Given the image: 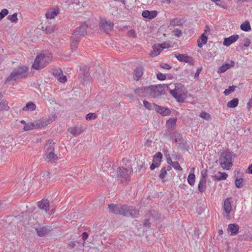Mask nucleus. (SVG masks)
Here are the masks:
<instances>
[{
  "instance_id": "f257e3e1",
  "label": "nucleus",
  "mask_w": 252,
  "mask_h": 252,
  "mask_svg": "<svg viewBox=\"0 0 252 252\" xmlns=\"http://www.w3.org/2000/svg\"><path fill=\"white\" fill-rule=\"evenodd\" d=\"M168 89L167 85L162 84L139 87L134 90V93L139 97L155 98L164 94Z\"/></svg>"
},
{
  "instance_id": "f03ea898",
  "label": "nucleus",
  "mask_w": 252,
  "mask_h": 252,
  "mask_svg": "<svg viewBox=\"0 0 252 252\" xmlns=\"http://www.w3.org/2000/svg\"><path fill=\"white\" fill-rule=\"evenodd\" d=\"M108 208L113 214L130 217L132 218H137L139 215V210L135 207L127 205L111 204L109 205Z\"/></svg>"
},
{
  "instance_id": "7ed1b4c3",
  "label": "nucleus",
  "mask_w": 252,
  "mask_h": 252,
  "mask_svg": "<svg viewBox=\"0 0 252 252\" xmlns=\"http://www.w3.org/2000/svg\"><path fill=\"white\" fill-rule=\"evenodd\" d=\"M87 28L88 25L84 22L74 31L70 37V47L72 51L76 50L81 38L87 34Z\"/></svg>"
},
{
  "instance_id": "20e7f679",
  "label": "nucleus",
  "mask_w": 252,
  "mask_h": 252,
  "mask_svg": "<svg viewBox=\"0 0 252 252\" xmlns=\"http://www.w3.org/2000/svg\"><path fill=\"white\" fill-rule=\"evenodd\" d=\"M28 67L25 65L18 66L15 68L10 74L6 78L4 84L12 81H16L17 78H26L27 77Z\"/></svg>"
},
{
  "instance_id": "39448f33",
  "label": "nucleus",
  "mask_w": 252,
  "mask_h": 252,
  "mask_svg": "<svg viewBox=\"0 0 252 252\" xmlns=\"http://www.w3.org/2000/svg\"><path fill=\"white\" fill-rule=\"evenodd\" d=\"M52 58L50 55L40 54L37 55L32 64V67L37 70L43 68L52 61Z\"/></svg>"
},
{
  "instance_id": "423d86ee",
  "label": "nucleus",
  "mask_w": 252,
  "mask_h": 252,
  "mask_svg": "<svg viewBox=\"0 0 252 252\" xmlns=\"http://www.w3.org/2000/svg\"><path fill=\"white\" fill-rule=\"evenodd\" d=\"M233 153L229 149H226L222 153L220 161L221 167L226 170H229L232 166V157Z\"/></svg>"
},
{
  "instance_id": "0eeeda50",
  "label": "nucleus",
  "mask_w": 252,
  "mask_h": 252,
  "mask_svg": "<svg viewBox=\"0 0 252 252\" xmlns=\"http://www.w3.org/2000/svg\"><path fill=\"white\" fill-rule=\"evenodd\" d=\"M131 168H126L124 167H119L117 169V178L121 183L129 181L130 175L132 172Z\"/></svg>"
},
{
  "instance_id": "6e6552de",
  "label": "nucleus",
  "mask_w": 252,
  "mask_h": 252,
  "mask_svg": "<svg viewBox=\"0 0 252 252\" xmlns=\"http://www.w3.org/2000/svg\"><path fill=\"white\" fill-rule=\"evenodd\" d=\"M114 24L113 22L107 21L105 18H101L99 23L100 30L101 32L108 33L112 31Z\"/></svg>"
},
{
  "instance_id": "1a4fd4ad",
  "label": "nucleus",
  "mask_w": 252,
  "mask_h": 252,
  "mask_svg": "<svg viewBox=\"0 0 252 252\" xmlns=\"http://www.w3.org/2000/svg\"><path fill=\"white\" fill-rule=\"evenodd\" d=\"M168 86V89H169V86H171L172 87H175V88L177 87V86L175 84H170L169 85H167ZM169 89H168L167 91H168ZM170 93L176 99V100L179 102V103H183L185 101V98L184 97L183 95L181 94H178L177 93V91L176 90V88H175L173 90H170Z\"/></svg>"
},
{
  "instance_id": "9d476101",
  "label": "nucleus",
  "mask_w": 252,
  "mask_h": 252,
  "mask_svg": "<svg viewBox=\"0 0 252 252\" xmlns=\"http://www.w3.org/2000/svg\"><path fill=\"white\" fill-rule=\"evenodd\" d=\"M52 229L50 226H43L40 225L38 228H36L37 235L39 237H43L46 235H48L51 231Z\"/></svg>"
},
{
  "instance_id": "9b49d317",
  "label": "nucleus",
  "mask_w": 252,
  "mask_h": 252,
  "mask_svg": "<svg viewBox=\"0 0 252 252\" xmlns=\"http://www.w3.org/2000/svg\"><path fill=\"white\" fill-rule=\"evenodd\" d=\"M56 118V116L55 115H52V117L50 116L48 119H44L36 122L35 123L36 128L42 127L47 126L54 121Z\"/></svg>"
},
{
  "instance_id": "f8f14e48",
  "label": "nucleus",
  "mask_w": 252,
  "mask_h": 252,
  "mask_svg": "<svg viewBox=\"0 0 252 252\" xmlns=\"http://www.w3.org/2000/svg\"><path fill=\"white\" fill-rule=\"evenodd\" d=\"M154 107L156 111L162 116H168L171 113L170 110L167 107L161 106L156 104H154Z\"/></svg>"
},
{
  "instance_id": "ddd939ff",
  "label": "nucleus",
  "mask_w": 252,
  "mask_h": 252,
  "mask_svg": "<svg viewBox=\"0 0 252 252\" xmlns=\"http://www.w3.org/2000/svg\"><path fill=\"white\" fill-rule=\"evenodd\" d=\"M53 74L61 83H64L67 81L66 76L63 75V71L61 69L54 70L53 72Z\"/></svg>"
},
{
  "instance_id": "4468645a",
  "label": "nucleus",
  "mask_w": 252,
  "mask_h": 252,
  "mask_svg": "<svg viewBox=\"0 0 252 252\" xmlns=\"http://www.w3.org/2000/svg\"><path fill=\"white\" fill-rule=\"evenodd\" d=\"M239 38L238 34H234L228 37L224 38L223 44L225 46H229L233 43L235 42Z\"/></svg>"
},
{
  "instance_id": "2eb2a0df",
  "label": "nucleus",
  "mask_w": 252,
  "mask_h": 252,
  "mask_svg": "<svg viewBox=\"0 0 252 252\" xmlns=\"http://www.w3.org/2000/svg\"><path fill=\"white\" fill-rule=\"evenodd\" d=\"M239 229V226L237 223H230L228 225L227 231L232 236L238 234Z\"/></svg>"
},
{
  "instance_id": "dca6fc26",
  "label": "nucleus",
  "mask_w": 252,
  "mask_h": 252,
  "mask_svg": "<svg viewBox=\"0 0 252 252\" xmlns=\"http://www.w3.org/2000/svg\"><path fill=\"white\" fill-rule=\"evenodd\" d=\"M158 15V12L156 10L149 11V10H144L142 12V16L147 19H152L155 18Z\"/></svg>"
},
{
  "instance_id": "f3484780",
  "label": "nucleus",
  "mask_w": 252,
  "mask_h": 252,
  "mask_svg": "<svg viewBox=\"0 0 252 252\" xmlns=\"http://www.w3.org/2000/svg\"><path fill=\"white\" fill-rule=\"evenodd\" d=\"M80 79L82 81H88L91 79L88 69L86 67L84 70H80Z\"/></svg>"
},
{
  "instance_id": "a211bd4d",
  "label": "nucleus",
  "mask_w": 252,
  "mask_h": 252,
  "mask_svg": "<svg viewBox=\"0 0 252 252\" xmlns=\"http://www.w3.org/2000/svg\"><path fill=\"white\" fill-rule=\"evenodd\" d=\"M167 46H161L159 44H155L153 47V51L151 53V56L153 57H156L159 54L160 52L164 48H168Z\"/></svg>"
},
{
  "instance_id": "6ab92c4d",
  "label": "nucleus",
  "mask_w": 252,
  "mask_h": 252,
  "mask_svg": "<svg viewBox=\"0 0 252 252\" xmlns=\"http://www.w3.org/2000/svg\"><path fill=\"white\" fill-rule=\"evenodd\" d=\"M235 63L233 61H230V63H225L222 65L220 66L219 68L218 72L219 73H223L226 71L227 69L232 67L234 66Z\"/></svg>"
},
{
  "instance_id": "aec40b11",
  "label": "nucleus",
  "mask_w": 252,
  "mask_h": 252,
  "mask_svg": "<svg viewBox=\"0 0 252 252\" xmlns=\"http://www.w3.org/2000/svg\"><path fill=\"white\" fill-rule=\"evenodd\" d=\"M228 177V174L225 172H218V174L212 176V179L215 181H220L226 180Z\"/></svg>"
},
{
  "instance_id": "412c9836",
  "label": "nucleus",
  "mask_w": 252,
  "mask_h": 252,
  "mask_svg": "<svg viewBox=\"0 0 252 252\" xmlns=\"http://www.w3.org/2000/svg\"><path fill=\"white\" fill-rule=\"evenodd\" d=\"M231 199V198H227L225 199L223 203V208L225 212L227 214H229L232 210V207H231V204L230 200Z\"/></svg>"
},
{
  "instance_id": "4be33fe9",
  "label": "nucleus",
  "mask_w": 252,
  "mask_h": 252,
  "mask_svg": "<svg viewBox=\"0 0 252 252\" xmlns=\"http://www.w3.org/2000/svg\"><path fill=\"white\" fill-rule=\"evenodd\" d=\"M38 206L40 209L47 212L49 208V202L47 199H43L38 202Z\"/></svg>"
},
{
  "instance_id": "5701e85b",
  "label": "nucleus",
  "mask_w": 252,
  "mask_h": 252,
  "mask_svg": "<svg viewBox=\"0 0 252 252\" xmlns=\"http://www.w3.org/2000/svg\"><path fill=\"white\" fill-rule=\"evenodd\" d=\"M143 72L142 68L141 67H137L135 70H134L133 78L135 80L138 81L141 78V77L143 75Z\"/></svg>"
},
{
  "instance_id": "b1692460",
  "label": "nucleus",
  "mask_w": 252,
  "mask_h": 252,
  "mask_svg": "<svg viewBox=\"0 0 252 252\" xmlns=\"http://www.w3.org/2000/svg\"><path fill=\"white\" fill-rule=\"evenodd\" d=\"M55 144V143L53 142L52 140L49 141V142L47 143L44 147V150L46 152V153L54 152Z\"/></svg>"
},
{
  "instance_id": "393cba45",
  "label": "nucleus",
  "mask_w": 252,
  "mask_h": 252,
  "mask_svg": "<svg viewBox=\"0 0 252 252\" xmlns=\"http://www.w3.org/2000/svg\"><path fill=\"white\" fill-rule=\"evenodd\" d=\"M59 9H54V10L47 12L45 14V16L47 19H53L59 14Z\"/></svg>"
},
{
  "instance_id": "a878e982",
  "label": "nucleus",
  "mask_w": 252,
  "mask_h": 252,
  "mask_svg": "<svg viewBox=\"0 0 252 252\" xmlns=\"http://www.w3.org/2000/svg\"><path fill=\"white\" fill-rule=\"evenodd\" d=\"M36 105L32 102H28L26 106L23 108V110L24 111H32L36 109Z\"/></svg>"
},
{
  "instance_id": "bb28decb",
  "label": "nucleus",
  "mask_w": 252,
  "mask_h": 252,
  "mask_svg": "<svg viewBox=\"0 0 252 252\" xmlns=\"http://www.w3.org/2000/svg\"><path fill=\"white\" fill-rule=\"evenodd\" d=\"M184 21L183 19L179 18H174L170 22V25L173 26H182Z\"/></svg>"
},
{
  "instance_id": "cd10ccee",
  "label": "nucleus",
  "mask_w": 252,
  "mask_h": 252,
  "mask_svg": "<svg viewBox=\"0 0 252 252\" xmlns=\"http://www.w3.org/2000/svg\"><path fill=\"white\" fill-rule=\"evenodd\" d=\"M42 29L43 31H45L46 33L51 34L55 31L56 29V26L54 25H50L49 26H46L45 28H44L43 26H42Z\"/></svg>"
},
{
  "instance_id": "c85d7f7f",
  "label": "nucleus",
  "mask_w": 252,
  "mask_h": 252,
  "mask_svg": "<svg viewBox=\"0 0 252 252\" xmlns=\"http://www.w3.org/2000/svg\"><path fill=\"white\" fill-rule=\"evenodd\" d=\"M68 131L74 136H77L83 132V130L78 127H70L68 129Z\"/></svg>"
},
{
  "instance_id": "c756f323",
  "label": "nucleus",
  "mask_w": 252,
  "mask_h": 252,
  "mask_svg": "<svg viewBox=\"0 0 252 252\" xmlns=\"http://www.w3.org/2000/svg\"><path fill=\"white\" fill-rule=\"evenodd\" d=\"M169 136L170 139L175 138V142L178 143L180 138H181L182 135L180 133L174 131L173 132H170L169 133Z\"/></svg>"
},
{
  "instance_id": "7c9ffc66",
  "label": "nucleus",
  "mask_w": 252,
  "mask_h": 252,
  "mask_svg": "<svg viewBox=\"0 0 252 252\" xmlns=\"http://www.w3.org/2000/svg\"><path fill=\"white\" fill-rule=\"evenodd\" d=\"M178 147L182 149H187L189 147L186 140L184 139L182 136H181L179 141Z\"/></svg>"
},
{
  "instance_id": "2f4dec72",
  "label": "nucleus",
  "mask_w": 252,
  "mask_h": 252,
  "mask_svg": "<svg viewBox=\"0 0 252 252\" xmlns=\"http://www.w3.org/2000/svg\"><path fill=\"white\" fill-rule=\"evenodd\" d=\"M239 103V99L235 98L228 101L227 103V106L229 108H235L237 106Z\"/></svg>"
},
{
  "instance_id": "473e14b6",
  "label": "nucleus",
  "mask_w": 252,
  "mask_h": 252,
  "mask_svg": "<svg viewBox=\"0 0 252 252\" xmlns=\"http://www.w3.org/2000/svg\"><path fill=\"white\" fill-rule=\"evenodd\" d=\"M241 29L245 32H249L251 30L250 23L249 21H246L240 26Z\"/></svg>"
},
{
  "instance_id": "72a5a7b5",
  "label": "nucleus",
  "mask_w": 252,
  "mask_h": 252,
  "mask_svg": "<svg viewBox=\"0 0 252 252\" xmlns=\"http://www.w3.org/2000/svg\"><path fill=\"white\" fill-rule=\"evenodd\" d=\"M46 158L48 159V161L52 162L55 159H57V156L55 154L54 152L47 153Z\"/></svg>"
},
{
  "instance_id": "f704fd0d",
  "label": "nucleus",
  "mask_w": 252,
  "mask_h": 252,
  "mask_svg": "<svg viewBox=\"0 0 252 252\" xmlns=\"http://www.w3.org/2000/svg\"><path fill=\"white\" fill-rule=\"evenodd\" d=\"M29 224L31 226V227L33 228H34L35 231H36V228H38L39 226H40V224L39 222L36 220L34 219H30L29 221Z\"/></svg>"
},
{
  "instance_id": "c9c22d12",
  "label": "nucleus",
  "mask_w": 252,
  "mask_h": 252,
  "mask_svg": "<svg viewBox=\"0 0 252 252\" xmlns=\"http://www.w3.org/2000/svg\"><path fill=\"white\" fill-rule=\"evenodd\" d=\"M206 181L200 180L198 185V189L199 192L202 193L205 190Z\"/></svg>"
},
{
  "instance_id": "e433bc0d",
  "label": "nucleus",
  "mask_w": 252,
  "mask_h": 252,
  "mask_svg": "<svg viewBox=\"0 0 252 252\" xmlns=\"http://www.w3.org/2000/svg\"><path fill=\"white\" fill-rule=\"evenodd\" d=\"M175 57L180 62H184L186 58H188L187 54H181L180 53H176L174 55Z\"/></svg>"
},
{
  "instance_id": "4c0bfd02",
  "label": "nucleus",
  "mask_w": 252,
  "mask_h": 252,
  "mask_svg": "<svg viewBox=\"0 0 252 252\" xmlns=\"http://www.w3.org/2000/svg\"><path fill=\"white\" fill-rule=\"evenodd\" d=\"M195 176L194 173H190L188 177V182L191 186L194 185Z\"/></svg>"
},
{
  "instance_id": "58836bf2",
  "label": "nucleus",
  "mask_w": 252,
  "mask_h": 252,
  "mask_svg": "<svg viewBox=\"0 0 252 252\" xmlns=\"http://www.w3.org/2000/svg\"><path fill=\"white\" fill-rule=\"evenodd\" d=\"M35 128H36V126L35 124H34V123H27V124H26V125L24 126L23 129L25 131H28V130L33 129Z\"/></svg>"
},
{
  "instance_id": "ea45409f",
  "label": "nucleus",
  "mask_w": 252,
  "mask_h": 252,
  "mask_svg": "<svg viewBox=\"0 0 252 252\" xmlns=\"http://www.w3.org/2000/svg\"><path fill=\"white\" fill-rule=\"evenodd\" d=\"M177 122L176 118H170L166 122V125L168 127H172L176 125Z\"/></svg>"
},
{
  "instance_id": "a19ab883",
  "label": "nucleus",
  "mask_w": 252,
  "mask_h": 252,
  "mask_svg": "<svg viewBox=\"0 0 252 252\" xmlns=\"http://www.w3.org/2000/svg\"><path fill=\"white\" fill-rule=\"evenodd\" d=\"M243 178H237L235 181V185L237 188H241L244 186Z\"/></svg>"
},
{
  "instance_id": "79ce46f5",
  "label": "nucleus",
  "mask_w": 252,
  "mask_h": 252,
  "mask_svg": "<svg viewBox=\"0 0 252 252\" xmlns=\"http://www.w3.org/2000/svg\"><path fill=\"white\" fill-rule=\"evenodd\" d=\"M9 106L6 101H2L0 103V110H8L9 109Z\"/></svg>"
},
{
  "instance_id": "37998d69",
  "label": "nucleus",
  "mask_w": 252,
  "mask_h": 252,
  "mask_svg": "<svg viewBox=\"0 0 252 252\" xmlns=\"http://www.w3.org/2000/svg\"><path fill=\"white\" fill-rule=\"evenodd\" d=\"M155 103H150L147 100H143L144 106L148 110L154 109V105Z\"/></svg>"
},
{
  "instance_id": "c03bdc74",
  "label": "nucleus",
  "mask_w": 252,
  "mask_h": 252,
  "mask_svg": "<svg viewBox=\"0 0 252 252\" xmlns=\"http://www.w3.org/2000/svg\"><path fill=\"white\" fill-rule=\"evenodd\" d=\"M162 159V154L160 152H158L153 157V160L159 161L160 163H161Z\"/></svg>"
},
{
  "instance_id": "a18cd8bd",
  "label": "nucleus",
  "mask_w": 252,
  "mask_h": 252,
  "mask_svg": "<svg viewBox=\"0 0 252 252\" xmlns=\"http://www.w3.org/2000/svg\"><path fill=\"white\" fill-rule=\"evenodd\" d=\"M236 88V86H229L228 89H225L223 93L225 95H229L230 93L234 91L235 88Z\"/></svg>"
},
{
  "instance_id": "49530a36",
  "label": "nucleus",
  "mask_w": 252,
  "mask_h": 252,
  "mask_svg": "<svg viewBox=\"0 0 252 252\" xmlns=\"http://www.w3.org/2000/svg\"><path fill=\"white\" fill-rule=\"evenodd\" d=\"M7 19L11 22H17L18 21L17 14L15 13L12 15H10L7 17Z\"/></svg>"
},
{
  "instance_id": "de8ad7c7",
  "label": "nucleus",
  "mask_w": 252,
  "mask_h": 252,
  "mask_svg": "<svg viewBox=\"0 0 252 252\" xmlns=\"http://www.w3.org/2000/svg\"><path fill=\"white\" fill-rule=\"evenodd\" d=\"M97 118V115L94 113H89L86 116V119L87 120H94Z\"/></svg>"
},
{
  "instance_id": "09e8293b",
  "label": "nucleus",
  "mask_w": 252,
  "mask_h": 252,
  "mask_svg": "<svg viewBox=\"0 0 252 252\" xmlns=\"http://www.w3.org/2000/svg\"><path fill=\"white\" fill-rule=\"evenodd\" d=\"M166 174H167V171L166 170V167H164L162 168L160 170V173L158 175V177L161 179H163L165 177Z\"/></svg>"
},
{
  "instance_id": "8fccbe9b",
  "label": "nucleus",
  "mask_w": 252,
  "mask_h": 252,
  "mask_svg": "<svg viewBox=\"0 0 252 252\" xmlns=\"http://www.w3.org/2000/svg\"><path fill=\"white\" fill-rule=\"evenodd\" d=\"M207 36L204 33H203L200 36L199 38L198 39V40L202 42L203 43L206 44L207 42Z\"/></svg>"
},
{
  "instance_id": "3c124183",
  "label": "nucleus",
  "mask_w": 252,
  "mask_h": 252,
  "mask_svg": "<svg viewBox=\"0 0 252 252\" xmlns=\"http://www.w3.org/2000/svg\"><path fill=\"white\" fill-rule=\"evenodd\" d=\"M160 165V163L159 161H157L156 160H153V163L150 166V169L151 170H154L156 168H158Z\"/></svg>"
},
{
  "instance_id": "603ef678",
  "label": "nucleus",
  "mask_w": 252,
  "mask_h": 252,
  "mask_svg": "<svg viewBox=\"0 0 252 252\" xmlns=\"http://www.w3.org/2000/svg\"><path fill=\"white\" fill-rule=\"evenodd\" d=\"M184 62L188 63L189 65H193L194 61L191 57L188 56V58H186Z\"/></svg>"
},
{
  "instance_id": "864d4df0",
  "label": "nucleus",
  "mask_w": 252,
  "mask_h": 252,
  "mask_svg": "<svg viewBox=\"0 0 252 252\" xmlns=\"http://www.w3.org/2000/svg\"><path fill=\"white\" fill-rule=\"evenodd\" d=\"M8 10L7 9H3L0 12V20H2L5 16L8 14Z\"/></svg>"
},
{
  "instance_id": "5fc2aeb1",
  "label": "nucleus",
  "mask_w": 252,
  "mask_h": 252,
  "mask_svg": "<svg viewBox=\"0 0 252 252\" xmlns=\"http://www.w3.org/2000/svg\"><path fill=\"white\" fill-rule=\"evenodd\" d=\"M199 116L206 120H208L210 118V115L208 113L203 111L200 113Z\"/></svg>"
},
{
  "instance_id": "6e6d98bb",
  "label": "nucleus",
  "mask_w": 252,
  "mask_h": 252,
  "mask_svg": "<svg viewBox=\"0 0 252 252\" xmlns=\"http://www.w3.org/2000/svg\"><path fill=\"white\" fill-rule=\"evenodd\" d=\"M217 5H219L224 9H227L228 8L227 3L224 1H221L220 2H216Z\"/></svg>"
},
{
  "instance_id": "4d7b16f0",
  "label": "nucleus",
  "mask_w": 252,
  "mask_h": 252,
  "mask_svg": "<svg viewBox=\"0 0 252 252\" xmlns=\"http://www.w3.org/2000/svg\"><path fill=\"white\" fill-rule=\"evenodd\" d=\"M173 32L174 33L175 36L180 37L182 35V32L181 30L178 29H175L173 31Z\"/></svg>"
},
{
  "instance_id": "13d9d810",
  "label": "nucleus",
  "mask_w": 252,
  "mask_h": 252,
  "mask_svg": "<svg viewBox=\"0 0 252 252\" xmlns=\"http://www.w3.org/2000/svg\"><path fill=\"white\" fill-rule=\"evenodd\" d=\"M173 167L178 170L182 171V168L180 166L179 163L177 161H174L173 164H172Z\"/></svg>"
},
{
  "instance_id": "bf43d9fd",
  "label": "nucleus",
  "mask_w": 252,
  "mask_h": 252,
  "mask_svg": "<svg viewBox=\"0 0 252 252\" xmlns=\"http://www.w3.org/2000/svg\"><path fill=\"white\" fill-rule=\"evenodd\" d=\"M157 77L159 80H164L166 79V75L162 73L158 72L157 74Z\"/></svg>"
},
{
  "instance_id": "052dcab7",
  "label": "nucleus",
  "mask_w": 252,
  "mask_h": 252,
  "mask_svg": "<svg viewBox=\"0 0 252 252\" xmlns=\"http://www.w3.org/2000/svg\"><path fill=\"white\" fill-rule=\"evenodd\" d=\"M144 227L149 229L151 227V223L149 219H145L143 223Z\"/></svg>"
},
{
  "instance_id": "680f3d73",
  "label": "nucleus",
  "mask_w": 252,
  "mask_h": 252,
  "mask_svg": "<svg viewBox=\"0 0 252 252\" xmlns=\"http://www.w3.org/2000/svg\"><path fill=\"white\" fill-rule=\"evenodd\" d=\"M207 170L202 171L201 172V176L200 180H203V181L206 182V178L207 176Z\"/></svg>"
},
{
  "instance_id": "e2e57ef3",
  "label": "nucleus",
  "mask_w": 252,
  "mask_h": 252,
  "mask_svg": "<svg viewBox=\"0 0 252 252\" xmlns=\"http://www.w3.org/2000/svg\"><path fill=\"white\" fill-rule=\"evenodd\" d=\"M160 66L161 68L166 69L167 70L170 69L171 68V66L167 63H163L160 64Z\"/></svg>"
},
{
  "instance_id": "0e129e2a",
  "label": "nucleus",
  "mask_w": 252,
  "mask_h": 252,
  "mask_svg": "<svg viewBox=\"0 0 252 252\" xmlns=\"http://www.w3.org/2000/svg\"><path fill=\"white\" fill-rule=\"evenodd\" d=\"M6 204L4 202H0V212L6 209Z\"/></svg>"
},
{
  "instance_id": "69168bd1",
  "label": "nucleus",
  "mask_w": 252,
  "mask_h": 252,
  "mask_svg": "<svg viewBox=\"0 0 252 252\" xmlns=\"http://www.w3.org/2000/svg\"><path fill=\"white\" fill-rule=\"evenodd\" d=\"M244 44L243 45V46L245 47H248L250 46V43H251V41H250V40L249 38H246L244 39Z\"/></svg>"
},
{
  "instance_id": "338daca9",
  "label": "nucleus",
  "mask_w": 252,
  "mask_h": 252,
  "mask_svg": "<svg viewBox=\"0 0 252 252\" xmlns=\"http://www.w3.org/2000/svg\"><path fill=\"white\" fill-rule=\"evenodd\" d=\"M201 71H202V67L198 68L197 69L196 72L194 74V78H197L199 76V75Z\"/></svg>"
},
{
  "instance_id": "774afa93",
  "label": "nucleus",
  "mask_w": 252,
  "mask_h": 252,
  "mask_svg": "<svg viewBox=\"0 0 252 252\" xmlns=\"http://www.w3.org/2000/svg\"><path fill=\"white\" fill-rule=\"evenodd\" d=\"M246 172L247 173L252 174V164H250L248 166V167L246 170Z\"/></svg>"
}]
</instances>
